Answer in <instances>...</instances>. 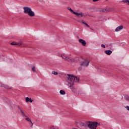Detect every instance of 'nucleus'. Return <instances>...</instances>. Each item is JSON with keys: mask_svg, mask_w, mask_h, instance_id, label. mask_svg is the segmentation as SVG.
<instances>
[{"mask_svg": "<svg viewBox=\"0 0 129 129\" xmlns=\"http://www.w3.org/2000/svg\"><path fill=\"white\" fill-rule=\"evenodd\" d=\"M104 53L106 54V55H111V53H112V51L110 50H106L104 51Z\"/></svg>", "mask_w": 129, "mask_h": 129, "instance_id": "nucleus-11", "label": "nucleus"}, {"mask_svg": "<svg viewBox=\"0 0 129 129\" xmlns=\"http://www.w3.org/2000/svg\"><path fill=\"white\" fill-rule=\"evenodd\" d=\"M79 43H81L84 47H85L86 46V41L85 40L82 39H79Z\"/></svg>", "mask_w": 129, "mask_h": 129, "instance_id": "nucleus-8", "label": "nucleus"}, {"mask_svg": "<svg viewBox=\"0 0 129 129\" xmlns=\"http://www.w3.org/2000/svg\"><path fill=\"white\" fill-rule=\"evenodd\" d=\"M101 47H102V48H104V49H105V45L104 44H101Z\"/></svg>", "mask_w": 129, "mask_h": 129, "instance_id": "nucleus-24", "label": "nucleus"}, {"mask_svg": "<svg viewBox=\"0 0 129 129\" xmlns=\"http://www.w3.org/2000/svg\"><path fill=\"white\" fill-rule=\"evenodd\" d=\"M32 71H33V72H36V69L35 68V66H33L32 68Z\"/></svg>", "mask_w": 129, "mask_h": 129, "instance_id": "nucleus-22", "label": "nucleus"}, {"mask_svg": "<svg viewBox=\"0 0 129 129\" xmlns=\"http://www.w3.org/2000/svg\"><path fill=\"white\" fill-rule=\"evenodd\" d=\"M89 123L87 124V123H84V125L83 126L84 127H89V128L91 129H96L97 126L99 125V123L96 121H88Z\"/></svg>", "mask_w": 129, "mask_h": 129, "instance_id": "nucleus-2", "label": "nucleus"}, {"mask_svg": "<svg viewBox=\"0 0 129 129\" xmlns=\"http://www.w3.org/2000/svg\"><path fill=\"white\" fill-rule=\"evenodd\" d=\"M74 15L77 16V17L78 18H82V17H85V15H84V14L83 13H78L77 12H74Z\"/></svg>", "mask_w": 129, "mask_h": 129, "instance_id": "nucleus-5", "label": "nucleus"}, {"mask_svg": "<svg viewBox=\"0 0 129 129\" xmlns=\"http://www.w3.org/2000/svg\"><path fill=\"white\" fill-rule=\"evenodd\" d=\"M113 11V9L112 8H108V13H109L110 12H112Z\"/></svg>", "mask_w": 129, "mask_h": 129, "instance_id": "nucleus-20", "label": "nucleus"}, {"mask_svg": "<svg viewBox=\"0 0 129 129\" xmlns=\"http://www.w3.org/2000/svg\"><path fill=\"white\" fill-rule=\"evenodd\" d=\"M79 70L80 71H81V70H82V67H80L79 68Z\"/></svg>", "mask_w": 129, "mask_h": 129, "instance_id": "nucleus-30", "label": "nucleus"}, {"mask_svg": "<svg viewBox=\"0 0 129 129\" xmlns=\"http://www.w3.org/2000/svg\"><path fill=\"white\" fill-rule=\"evenodd\" d=\"M88 13H86V14H84V15H85V17H86V16H88Z\"/></svg>", "mask_w": 129, "mask_h": 129, "instance_id": "nucleus-32", "label": "nucleus"}, {"mask_svg": "<svg viewBox=\"0 0 129 129\" xmlns=\"http://www.w3.org/2000/svg\"><path fill=\"white\" fill-rule=\"evenodd\" d=\"M84 25H85V26H86L87 27H88V28H89V25H88V24L86 23H86H85V24H84Z\"/></svg>", "mask_w": 129, "mask_h": 129, "instance_id": "nucleus-26", "label": "nucleus"}, {"mask_svg": "<svg viewBox=\"0 0 129 129\" xmlns=\"http://www.w3.org/2000/svg\"><path fill=\"white\" fill-rule=\"evenodd\" d=\"M29 102H30V103H32V102H33V100H32V99L30 98L29 99Z\"/></svg>", "mask_w": 129, "mask_h": 129, "instance_id": "nucleus-28", "label": "nucleus"}, {"mask_svg": "<svg viewBox=\"0 0 129 129\" xmlns=\"http://www.w3.org/2000/svg\"><path fill=\"white\" fill-rule=\"evenodd\" d=\"M89 65V60L85 59V61H82L81 63V66H85V67H87Z\"/></svg>", "mask_w": 129, "mask_h": 129, "instance_id": "nucleus-4", "label": "nucleus"}, {"mask_svg": "<svg viewBox=\"0 0 129 129\" xmlns=\"http://www.w3.org/2000/svg\"><path fill=\"white\" fill-rule=\"evenodd\" d=\"M84 25H85V26H86L87 27H88V28H89V25H88V24L86 23H86H85V24H84Z\"/></svg>", "mask_w": 129, "mask_h": 129, "instance_id": "nucleus-27", "label": "nucleus"}, {"mask_svg": "<svg viewBox=\"0 0 129 129\" xmlns=\"http://www.w3.org/2000/svg\"><path fill=\"white\" fill-rule=\"evenodd\" d=\"M79 124H80V126H83V125L84 124V122H80Z\"/></svg>", "mask_w": 129, "mask_h": 129, "instance_id": "nucleus-23", "label": "nucleus"}, {"mask_svg": "<svg viewBox=\"0 0 129 129\" xmlns=\"http://www.w3.org/2000/svg\"><path fill=\"white\" fill-rule=\"evenodd\" d=\"M124 99L125 100H127V101H129V96L127 95H125L124 96Z\"/></svg>", "mask_w": 129, "mask_h": 129, "instance_id": "nucleus-15", "label": "nucleus"}, {"mask_svg": "<svg viewBox=\"0 0 129 129\" xmlns=\"http://www.w3.org/2000/svg\"><path fill=\"white\" fill-rule=\"evenodd\" d=\"M98 1H99V0H93V2H98Z\"/></svg>", "mask_w": 129, "mask_h": 129, "instance_id": "nucleus-31", "label": "nucleus"}, {"mask_svg": "<svg viewBox=\"0 0 129 129\" xmlns=\"http://www.w3.org/2000/svg\"><path fill=\"white\" fill-rule=\"evenodd\" d=\"M68 10L69 11H70V12L74 14V13H75V12L74 11H73V10H72V9L71 8H69Z\"/></svg>", "mask_w": 129, "mask_h": 129, "instance_id": "nucleus-17", "label": "nucleus"}, {"mask_svg": "<svg viewBox=\"0 0 129 129\" xmlns=\"http://www.w3.org/2000/svg\"><path fill=\"white\" fill-rule=\"evenodd\" d=\"M61 57H62V59H64V60H66L67 61H68V59L69 58V57L63 55V54H61Z\"/></svg>", "mask_w": 129, "mask_h": 129, "instance_id": "nucleus-12", "label": "nucleus"}, {"mask_svg": "<svg viewBox=\"0 0 129 129\" xmlns=\"http://www.w3.org/2000/svg\"><path fill=\"white\" fill-rule=\"evenodd\" d=\"M69 56H71V54H69Z\"/></svg>", "mask_w": 129, "mask_h": 129, "instance_id": "nucleus-33", "label": "nucleus"}, {"mask_svg": "<svg viewBox=\"0 0 129 129\" xmlns=\"http://www.w3.org/2000/svg\"><path fill=\"white\" fill-rule=\"evenodd\" d=\"M67 78L68 79L67 81L68 82V86L70 87V89H73L74 87V85H75V83L79 82L80 78L76 76L67 74Z\"/></svg>", "mask_w": 129, "mask_h": 129, "instance_id": "nucleus-1", "label": "nucleus"}, {"mask_svg": "<svg viewBox=\"0 0 129 129\" xmlns=\"http://www.w3.org/2000/svg\"><path fill=\"white\" fill-rule=\"evenodd\" d=\"M17 107L20 110L23 117H27L26 114H25V112H24V111L22 110V108H21V107H20V106H17Z\"/></svg>", "mask_w": 129, "mask_h": 129, "instance_id": "nucleus-6", "label": "nucleus"}, {"mask_svg": "<svg viewBox=\"0 0 129 129\" xmlns=\"http://www.w3.org/2000/svg\"><path fill=\"white\" fill-rule=\"evenodd\" d=\"M24 14H28L29 17H35V13L32 11V9L28 7H23Z\"/></svg>", "mask_w": 129, "mask_h": 129, "instance_id": "nucleus-3", "label": "nucleus"}, {"mask_svg": "<svg viewBox=\"0 0 129 129\" xmlns=\"http://www.w3.org/2000/svg\"><path fill=\"white\" fill-rule=\"evenodd\" d=\"M0 86L1 87H4V88H5V89H11V88H12V87H10L8 85H5L2 83L0 84Z\"/></svg>", "mask_w": 129, "mask_h": 129, "instance_id": "nucleus-7", "label": "nucleus"}, {"mask_svg": "<svg viewBox=\"0 0 129 129\" xmlns=\"http://www.w3.org/2000/svg\"><path fill=\"white\" fill-rule=\"evenodd\" d=\"M30 100V98L28 97H27L25 99L26 102H29Z\"/></svg>", "mask_w": 129, "mask_h": 129, "instance_id": "nucleus-21", "label": "nucleus"}, {"mask_svg": "<svg viewBox=\"0 0 129 129\" xmlns=\"http://www.w3.org/2000/svg\"><path fill=\"white\" fill-rule=\"evenodd\" d=\"M103 12H104V13H108V8L103 10Z\"/></svg>", "mask_w": 129, "mask_h": 129, "instance_id": "nucleus-16", "label": "nucleus"}, {"mask_svg": "<svg viewBox=\"0 0 129 129\" xmlns=\"http://www.w3.org/2000/svg\"><path fill=\"white\" fill-rule=\"evenodd\" d=\"M29 124H31V127H33V122H32V120L29 122Z\"/></svg>", "mask_w": 129, "mask_h": 129, "instance_id": "nucleus-25", "label": "nucleus"}, {"mask_svg": "<svg viewBox=\"0 0 129 129\" xmlns=\"http://www.w3.org/2000/svg\"><path fill=\"white\" fill-rule=\"evenodd\" d=\"M52 74H53V75H58V72L52 71Z\"/></svg>", "mask_w": 129, "mask_h": 129, "instance_id": "nucleus-19", "label": "nucleus"}, {"mask_svg": "<svg viewBox=\"0 0 129 129\" xmlns=\"http://www.w3.org/2000/svg\"><path fill=\"white\" fill-rule=\"evenodd\" d=\"M27 117H26V118H25V119L27 120V121H29V122L31 121V119H30V118L28 117V116H27Z\"/></svg>", "mask_w": 129, "mask_h": 129, "instance_id": "nucleus-18", "label": "nucleus"}, {"mask_svg": "<svg viewBox=\"0 0 129 129\" xmlns=\"http://www.w3.org/2000/svg\"><path fill=\"white\" fill-rule=\"evenodd\" d=\"M123 29V26H118L115 30V32H119V31H120V30H122Z\"/></svg>", "mask_w": 129, "mask_h": 129, "instance_id": "nucleus-10", "label": "nucleus"}, {"mask_svg": "<svg viewBox=\"0 0 129 129\" xmlns=\"http://www.w3.org/2000/svg\"><path fill=\"white\" fill-rule=\"evenodd\" d=\"M68 61L69 62H71L72 63H74V62H75V59L69 58V59H68Z\"/></svg>", "mask_w": 129, "mask_h": 129, "instance_id": "nucleus-14", "label": "nucleus"}, {"mask_svg": "<svg viewBox=\"0 0 129 129\" xmlns=\"http://www.w3.org/2000/svg\"><path fill=\"white\" fill-rule=\"evenodd\" d=\"M86 22L85 21H84V20H82V23L84 24V25L85 24V23H86Z\"/></svg>", "mask_w": 129, "mask_h": 129, "instance_id": "nucleus-29", "label": "nucleus"}, {"mask_svg": "<svg viewBox=\"0 0 129 129\" xmlns=\"http://www.w3.org/2000/svg\"><path fill=\"white\" fill-rule=\"evenodd\" d=\"M59 93H60L61 95H65V94H66V92H65V91H63L62 90H61L59 91Z\"/></svg>", "mask_w": 129, "mask_h": 129, "instance_id": "nucleus-13", "label": "nucleus"}, {"mask_svg": "<svg viewBox=\"0 0 129 129\" xmlns=\"http://www.w3.org/2000/svg\"><path fill=\"white\" fill-rule=\"evenodd\" d=\"M11 45H13V46H16V45H17V46H22V41H20L19 43H17L16 42H12L11 43Z\"/></svg>", "mask_w": 129, "mask_h": 129, "instance_id": "nucleus-9", "label": "nucleus"}]
</instances>
